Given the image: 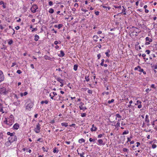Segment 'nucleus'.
Masks as SVG:
<instances>
[{
  "instance_id": "nucleus-1",
  "label": "nucleus",
  "mask_w": 157,
  "mask_h": 157,
  "mask_svg": "<svg viewBox=\"0 0 157 157\" xmlns=\"http://www.w3.org/2000/svg\"><path fill=\"white\" fill-rule=\"evenodd\" d=\"M9 141H7L6 143V144H7L9 145V143H12L14 141H16L17 140V138L16 136L15 135L11 137H10L8 138Z\"/></svg>"
},
{
  "instance_id": "nucleus-2",
  "label": "nucleus",
  "mask_w": 157,
  "mask_h": 157,
  "mask_svg": "<svg viewBox=\"0 0 157 157\" xmlns=\"http://www.w3.org/2000/svg\"><path fill=\"white\" fill-rule=\"evenodd\" d=\"M37 9V6L36 4H33L31 8V10L33 13H34L36 12V10Z\"/></svg>"
},
{
  "instance_id": "nucleus-3",
  "label": "nucleus",
  "mask_w": 157,
  "mask_h": 157,
  "mask_svg": "<svg viewBox=\"0 0 157 157\" xmlns=\"http://www.w3.org/2000/svg\"><path fill=\"white\" fill-rule=\"evenodd\" d=\"M8 93L6 90V88L3 87L0 89V94H6Z\"/></svg>"
},
{
  "instance_id": "nucleus-4",
  "label": "nucleus",
  "mask_w": 157,
  "mask_h": 157,
  "mask_svg": "<svg viewBox=\"0 0 157 157\" xmlns=\"http://www.w3.org/2000/svg\"><path fill=\"white\" fill-rule=\"evenodd\" d=\"M5 79L4 76L3 72L0 70V83L4 81Z\"/></svg>"
},
{
  "instance_id": "nucleus-5",
  "label": "nucleus",
  "mask_w": 157,
  "mask_h": 157,
  "mask_svg": "<svg viewBox=\"0 0 157 157\" xmlns=\"http://www.w3.org/2000/svg\"><path fill=\"white\" fill-rule=\"evenodd\" d=\"M40 124L39 123H38L35 129V131L36 133H38L39 132L40 129Z\"/></svg>"
},
{
  "instance_id": "nucleus-6",
  "label": "nucleus",
  "mask_w": 157,
  "mask_h": 157,
  "mask_svg": "<svg viewBox=\"0 0 157 157\" xmlns=\"http://www.w3.org/2000/svg\"><path fill=\"white\" fill-rule=\"evenodd\" d=\"M134 70L135 71L138 70V71L141 72L144 71V70L141 68L139 66H138L137 67H135L134 68Z\"/></svg>"
},
{
  "instance_id": "nucleus-7",
  "label": "nucleus",
  "mask_w": 157,
  "mask_h": 157,
  "mask_svg": "<svg viewBox=\"0 0 157 157\" xmlns=\"http://www.w3.org/2000/svg\"><path fill=\"white\" fill-rule=\"evenodd\" d=\"M81 105L79 106V109L80 110H85L86 109V107H83V105H84V103L81 102L80 103Z\"/></svg>"
},
{
  "instance_id": "nucleus-8",
  "label": "nucleus",
  "mask_w": 157,
  "mask_h": 157,
  "mask_svg": "<svg viewBox=\"0 0 157 157\" xmlns=\"http://www.w3.org/2000/svg\"><path fill=\"white\" fill-rule=\"evenodd\" d=\"M33 106V104L32 103H30L28 104L26 106V109H29L32 108Z\"/></svg>"
},
{
  "instance_id": "nucleus-9",
  "label": "nucleus",
  "mask_w": 157,
  "mask_h": 157,
  "mask_svg": "<svg viewBox=\"0 0 157 157\" xmlns=\"http://www.w3.org/2000/svg\"><path fill=\"white\" fill-rule=\"evenodd\" d=\"M122 8H123V9H122V10L121 11V12L120 13H123L124 15H126V13L125 12V10H126V9H125L123 6H122Z\"/></svg>"
},
{
  "instance_id": "nucleus-10",
  "label": "nucleus",
  "mask_w": 157,
  "mask_h": 157,
  "mask_svg": "<svg viewBox=\"0 0 157 157\" xmlns=\"http://www.w3.org/2000/svg\"><path fill=\"white\" fill-rule=\"evenodd\" d=\"M98 144L99 145H104L105 144L103 143V141L101 139H99L98 140Z\"/></svg>"
},
{
  "instance_id": "nucleus-11",
  "label": "nucleus",
  "mask_w": 157,
  "mask_h": 157,
  "mask_svg": "<svg viewBox=\"0 0 157 157\" xmlns=\"http://www.w3.org/2000/svg\"><path fill=\"white\" fill-rule=\"evenodd\" d=\"M19 127V124L17 123H16L14 124L13 126V128L14 129H16V130L18 129Z\"/></svg>"
},
{
  "instance_id": "nucleus-12",
  "label": "nucleus",
  "mask_w": 157,
  "mask_h": 157,
  "mask_svg": "<svg viewBox=\"0 0 157 157\" xmlns=\"http://www.w3.org/2000/svg\"><path fill=\"white\" fill-rule=\"evenodd\" d=\"M57 80L60 83H62V82H64V80L61 79L60 77H58L56 78Z\"/></svg>"
},
{
  "instance_id": "nucleus-13",
  "label": "nucleus",
  "mask_w": 157,
  "mask_h": 157,
  "mask_svg": "<svg viewBox=\"0 0 157 157\" xmlns=\"http://www.w3.org/2000/svg\"><path fill=\"white\" fill-rule=\"evenodd\" d=\"M97 128L94 126V124H93L92 126V128H91L90 130L91 131H96L97 130Z\"/></svg>"
},
{
  "instance_id": "nucleus-14",
  "label": "nucleus",
  "mask_w": 157,
  "mask_h": 157,
  "mask_svg": "<svg viewBox=\"0 0 157 157\" xmlns=\"http://www.w3.org/2000/svg\"><path fill=\"white\" fill-rule=\"evenodd\" d=\"M11 119V121L12 124L13 123V122L14 121V118L13 116V115H11L10 116V118H9V119Z\"/></svg>"
},
{
  "instance_id": "nucleus-15",
  "label": "nucleus",
  "mask_w": 157,
  "mask_h": 157,
  "mask_svg": "<svg viewBox=\"0 0 157 157\" xmlns=\"http://www.w3.org/2000/svg\"><path fill=\"white\" fill-rule=\"evenodd\" d=\"M145 121L147 123L149 122V120L148 118V116L146 115L145 117Z\"/></svg>"
},
{
  "instance_id": "nucleus-16",
  "label": "nucleus",
  "mask_w": 157,
  "mask_h": 157,
  "mask_svg": "<svg viewBox=\"0 0 157 157\" xmlns=\"http://www.w3.org/2000/svg\"><path fill=\"white\" fill-rule=\"evenodd\" d=\"M35 39L34 40L36 41H37L38 40V39H39V36L38 35H36L35 36Z\"/></svg>"
},
{
  "instance_id": "nucleus-17",
  "label": "nucleus",
  "mask_w": 157,
  "mask_h": 157,
  "mask_svg": "<svg viewBox=\"0 0 157 157\" xmlns=\"http://www.w3.org/2000/svg\"><path fill=\"white\" fill-rule=\"evenodd\" d=\"M7 134L8 135H10V137H11L15 135L14 133H10V132H7Z\"/></svg>"
},
{
  "instance_id": "nucleus-18",
  "label": "nucleus",
  "mask_w": 157,
  "mask_h": 157,
  "mask_svg": "<svg viewBox=\"0 0 157 157\" xmlns=\"http://www.w3.org/2000/svg\"><path fill=\"white\" fill-rule=\"evenodd\" d=\"M146 41H148L149 42H151L152 41L151 39L149 38L148 37H147L146 38Z\"/></svg>"
},
{
  "instance_id": "nucleus-19",
  "label": "nucleus",
  "mask_w": 157,
  "mask_h": 157,
  "mask_svg": "<svg viewBox=\"0 0 157 157\" xmlns=\"http://www.w3.org/2000/svg\"><path fill=\"white\" fill-rule=\"evenodd\" d=\"M44 58L45 59L50 60L51 58L48 56H44Z\"/></svg>"
},
{
  "instance_id": "nucleus-20",
  "label": "nucleus",
  "mask_w": 157,
  "mask_h": 157,
  "mask_svg": "<svg viewBox=\"0 0 157 157\" xmlns=\"http://www.w3.org/2000/svg\"><path fill=\"white\" fill-rule=\"evenodd\" d=\"M93 38H94V40L95 41H97V39L99 38V37L97 35H94L93 36Z\"/></svg>"
},
{
  "instance_id": "nucleus-21",
  "label": "nucleus",
  "mask_w": 157,
  "mask_h": 157,
  "mask_svg": "<svg viewBox=\"0 0 157 157\" xmlns=\"http://www.w3.org/2000/svg\"><path fill=\"white\" fill-rule=\"evenodd\" d=\"M57 148L55 147L53 149V152L54 153H55L56 152L58 153L59 152V150L58 149H57Z\"/></svg>"
},
{
  "instance_id": "nucleus-22",
  "label": "nucleus",
  "mask_w": 157,
  "mask_h": 157,
  "mask_svg": "<svg viewBox=\"0 0 157 157\" xmlns=\"http://www.w3.org/2000/svg\"><path fill=\"white\" fill-rule=\"evenodd\" d=\"M48 101L47 100H45V101H42L40 103L41 104H43L44 103H45L46 104H48Z\"/></svg>"
},
{
  "instance_id": "nucleus-23",
  "label": "nucleus",
  "mask_w": 157,
  "mask_h": 157,
  "mask_svg": "<svg viewBox=\"0 0 157 157\" xmlns=\"http://www.w3.org/2000/svg\"><path fill=\"white\" fill-rule=\"evenodd\" d=\"M85 141V140L83 139L82 138L78 140V142L80 143H82V142H84Z\"/></svg>"
},
{
  "instance_id": "nucleus-24",
  "label": "nucleus",
  "mask_w": 157,
  "mask_h": 157,
  "mask_svg": "<svg viewBox=\"0 0 157 157\" xmlns=\"http://www.w3.org/2000/svg\"><path fill=\"white\" fill-rule=\"evenodd\" d=\"M61 125L62 126H65L66 127L68 126V124L66 123H61Z\"/></svg>"
},
{
  "instance_id": "nucleus-25",
  "label": "nucleus",
  "mask_w": 157,
  "mask_h": 157,
  "mask_svg": "<svg viewBox=\"0 0 157 157\" xmlns=\"http://www.w3.org/2000/svg\"><path fill=\"white\" fill-rule=\"evenodd\" d=\"M102 7H103L104 8V9H105V10L107 11H108V10H109L110 9V8L109 7H107V6H102Z\"/></svg>"
},
{
  "instance_id": "nucleus-26",
  "label": "nucleus",
  "mask_w": 157,
  "mask_h": 157,
  "mask_svg": "<svg viewBox=\"0 0 157 157\" xmlns=\"http://www.w3.org/2000/svg\"><path fill=\"white\" fill-rule=\"evenodd\" d=\"M4 122L5 123H6L7 125H12V122L10 123V124H9V123H8V121L7 120L6 118V120H5Z\"/></svg>"
},
{
  "instance_id": "nucleus-27",
  "label": "nucleus",
  "mask_w": 157,
  "mask_h": 157,
  "mask_svg": "<svg viewBox=\"0 0 157 157\" xmlns=\"http://www.w3.org/2000/svg\"><path fill=\"white\" fill-rule=\"evenodd\" d=\"M49 12L51 13H54V10L52 8H50L49 10Z\"/></svg>"
},
{
  "instance_id": "nucleus-28",
  "label": "nucleus",
  "mask_w": 157,
  "mask_h": 157,
  "mask_svg": "<svg viewBox=\"0 0 157 157\" xmlns=\"http://www.w3.org/2000/svg\"><path fill=\"white\" fill-rule=\"evenodd\" d=\"M129 133V131L128 130L125 131L124 132H123L122 134L123 135H124L125 134H127Z\"/></svg>"
},
{
  "instance_id": "nucleus-29",
  "label": "nucleus",
  "mask_w": 157,
  "mask_h": 157,
  "mask_svg": "<svg viewBox=\"0 0 157 157\" xmlns=\"http://www.w3.org/2000/svg\"><path fill=\"white\" fill-rule=\"evenodd\" d=\"M78 67V66L77 65H74V70H75V71H76Z\"/></svg>"
},
{
  "instance_id": "nucleus-30",
  "label": "nucleus",
  "mask_w": 157,
  "mask_h": 157,
  "mask_svg": "<svg viewBox=\"0 0 157 157\" xmlns=\"http://www.w3.org/2000/svg\"><path fill=\"white\" fill-rule=\"evenodd\" d=\"M142 102L141 101H139V100H138L137 101H136V102L135 103V105H138L139 104H141V103Z\"/></svg>"
},
{
  "instance_id": "nucleus-31",
  "label": "nucleus",
  "mask_w": 157,
  "mask_h": 157,
  "mask_svg": "<svg viewBox=\"0 0 157 157\" xmlns=\"http://www.w3.org/2000/svg\"><path fill=\"white\" fill-rule=\"evenodd\" d=\"M3 136L2 133V132H0V139H3Z\"/></svg>"
},
{
  "instance_id": "nucleus-32",
  "label": "nucleus",
  "mask_w": 157,
  "mask_h": 157,
  "mask_svg": "<svg viewBox=\"0 0 157 157\" xmlns=\"http://www.w3.org/2000/svg\"><path fill=\"white\" fill-rule=\"evenodd\" d=\"M89 141L90 142H93L94 143L95 142V140L94 139H92V138H90L89 139Z\"/></svg>"
},
{
  "instance_id": "nucleus-33",
  "label": "nucleus",
  "mask_w": 157,
  "mask_h": 157,
  "mask_svg": "<svg viewBox=\"0 0 157 157\" xmlns=\"http://www.w3.org/2000/svg\"><path fill=\"white\" fill-rule=\"evenodd\" d=\"M115 126L116 127H120V123L119 122H118L116 125H115Z\"/></svg>"
},
{
  "instance_id": "nucleus-34",
  "label": "nucleus",
  "mask_w": 157,
  "mask_h": 157,
  "mask_svg": "<svg viewBox=\"0 0 157 157\" xmlns=\"http://www.w3.org/2000/svg\"><path fill=\"white\" fill-rule=\"evenodd\" d=\"M105 61L104 59H102L101 60V63L100 65L101 66H103L104 65V62Z\"/></svg>"
},
{
  "instance_id": "nucleus-35",
  "label": "nucleus",
  "mask_w": 157,
  "mask_h": 157,
  "mask_svg": "<svg viewBox=\"0 0 157 157\" xmlns=\"http://www.w3.org/2000/svg\"><path fill=\"white\" fill-rule=\"evenodd\" d=\"M63 26V25L62 24H59L58 25V28L59 29H60Z\"/></svg>"
},
{
  "instance_id": "nucleus-36",
  "label": "nucleus",
  "mask_w": 157,
  "mask_h": 157,
  "mask_svg": "<svg viewBox=\"0 0 157 157\" xmlns=\"http://www.w3.org/2000/svg\"><path fill=\"white\" fill-rule=\"evenodd\" d=\"M13 43V41L12 40H10L8 42V44L9 45H11Z\"/></svg>"
},
{
  "instance_id": "nucleus-37",
  "label": "nucleus",
  "mask_w": 157,
  "mask_h": 157,
  "mask_svg": "<svg viewBox=\"0 0 157 157\" xmlns=\"http://www.w3.org/2000/svg\"><path fill=\"white\" fill-rule=\"evenodd\" d=\"M114 7L115 8H118L119 9H121L122 7H121V6H114Z\"/></svg>"
},
{
  "instance_id": "nucleus-38",
  "label": "nucleus",
  "mask_w": 157,
  "mask_h": 157,
  "mask_svg": "<svg viewBox=\"0 0 157 157\" xmlns=\"http://www.w3.org/2000/svg\"><path fill=\"white\" fill-rule=\"evenodd\" d=\"M60 54H61V56H64L65 54L63 51H60Z\"/></svg>"
},
{
  "instance_id": "nucleus-39",
  "label": "nucleus",
  "mask_w": 157,
  "mask_h": 157,
  "mask_svg": "<svg viewBox=\"0 0 157 157\" xmlns=\"http://www.w3.org/2000/svg\"><path fill=\"white\" fill-rule=\"evenodd\" d=\"M85 78L86 79V80L87 81H89L90 80V79L89 78V76H85Z\"/></svg>"
},
{
  "instance_id": "nucleus-40",
  "label": "nucleus",
  "mask_w": 157,
  "mask_h": 157,
  "mask_svg": "<svg viewBox=\"0 0 157 157\" xmlns=\"http://www.w3.org/2000/svg\"><path fill=\"white\" fill-rule=\"evenodd\" d=\"M86 113H81V116L82 117H85L86 116Z\"/></svg>"
},
{
  "instance_id": "nucleus-41",
  "label": "nucleus",
  "mask_w": 157,
  "mask_h": 157,
  "mask_svg": "<svg viewBox=\"0 0 157 157\" xmlns=\"http://www.w3.org/2000/svg\"><path fill=\"white\" fill-rule=\"evenodd\" d=\"M114 101V100L113 99H112L111 101H109L108 103L109 104H110L111 103L113 102Z\"/></svg>"
},
{
  "instance_id": "nucleus-42",
  "label": "nucleus",
  "mask_w": 157,
  "mask_h": 157,
  "mask_svg": "<svg viewBox=\"0 0 157 157\" xmlns=\"http://www.w3.org/2000/svg\"><path fill=\"white\" fill-rule=\"evenodd\" d=\"M157 147V145L156 144H152V148L154 149L156 148Z\"/></svg>"
},
{
  "instance_id": "nucleus-43",
  "label": "nucleus",
  "mask_w": 157,
  "mask_h": 157,
  "mask_svg": "<svg viewBox=\"0 0 157 157\" xmlns=\"http://www.w3.org/2000/svg\"><path fill=\"white\" fill-rule=\"evenodd\" d=\"M109 93L108 92H104L103 93H102V94L103 95H104L105 94H106L107 95H108L109 94Z\"/></svg>"
},
{
  "instance_id": "nucleus-44",
  "label": "nucleus",
  "mask_w": 157,
  "mask_h": 157,
  "mask_svg": "<svg viewBox=\"0 0 157 157\" xmlns=\"http://www.w3.org/2000/svg\"><path fill=\"white\" fill-rule=\"evenodd\" d=\"M128 150L126 148H123V151L124 152H127Z\"/></svg>"
},
{
  "instance_id": "nucleus-45",
  "label": "nucleus",
  "mask_w": 157,
  "mask_h": 157,
  "mask_svg": "<svg viewBox=\"0 0 157 157\" xmlns=\"http://www.w3.org/2000/svg\"><path fill=\"white\" fill-rule=\"evenodd\" d=\"M48 4L50 6H52L53 5V2L52 1H49L48 2Z\"/></svg>"
},
{
  "instance_id": "nucleus-46",
  "label": "nucleus",
  "mask_w": 157,
  "mask_h": 157,
  "mask_svg": "<svg viewBox=\"0 0 157 157\" xmlns=\"http://www.w3.org/2000/svg\"><path fill=\"white\" fill-rule=\"evenodd\" d=\"M17 73L18 74H21L22 73V72L20 70H17Z\"/></svg>"
},
{
  "instance_id": "nucleus-47",
  "label": "nucleus",
  "mask_w": 157,
  "mask_h": 157,
  "mask_svg": "<svg viewBox=\"0 0 157 157\" xmlns=\"http://www.w3.org/2000/svg\"><path fill=\"white\" fill-rule=\"evenodd\" d=\"M87 92L90 94H92V91L91 90H89L87 91Z\"/></svg>"
},
{
  "instance_id": "nucleus-48",
  "label": "nucleus",
  "mask_w": 157,
  "mask_h": 157,
  "mask_svg": "<svg viewBox=\"0 0 157 157\" xmlns=\"http://www.w3.org/2000/svg\"><path fill=\"white\" fill-rule=\"evenodd\" d=\"M116 116L117 117H118V118H121V116L119 114H116Z\"/></svg>"
},
{
  "instance_id": "nucleus-49",
  "label": "nucleus",
  "mask_w": 157,
  "mask_h": 157,
  "mask_svg": "<svg viewBox=\"0 0 157 157\" xmlns=\"http://www.w3.org/2000/svg\"><path fill=\"white\" fill-rule=\"evenodd\" d=\"M145 52L147 53V54H149L150 53V51L149 50H147Z\"/></svg>"
},
{
  "instance_id": "nucleus-50",
  "label": "nucleus",
  "mask_w": 157,
  "mask_h": 157,
  "mask_svg": "<svg viewBox=\"0 0 157 157\" xmlns=\"http://www.w3.org/2000/svg\"><path fill=\"white\" fill-rule=\"evenodd\" d=\"M141 27L143 28L144 29L146 28V26L144 24H143L141 26Z\"/></svg>"
},
{
  "instance_id": "nucleus-51",
  "label": "nucleus",
  "mask_w": 157,
  "mask_h": 157,
  "mask_svg": "<svg viewBox=\"0 0 157 157\" xmlns=\"http://www.w3.org/2000/svg\"><path fill=\"white\" fill-rule=\"evenodd\" d=\"M84 154V153H82V154H79V153H78V154H80V155L81 157H84V156L83 155Z\"/></svg>"
},
{
  "instance_id": "nucleus-52",
  "label": "nucleus",
  "mask_w": 157,
  "mask_h": 157,
  "mask_svg": "<svg viewBox=\"0 0 157 157\" xmlns=\"http://www.w3.org/2000/svg\"><path fill=\"white\" fill-rule=\"evenodd\" d=\"M101 57V55L100 54H99L98 55L97 57H98V59H100V58Z\"/></svg>"
},
{
  "instance_id": "nucleus-53",
  "label": "nucleus",
  "mask_w": 157,
  "mask_h": 157,
  "mask_svg": "<svg viewBox=\"0 0 157 157\" xmlns=\"http://www.w3.org/2000/svg\"><path fill=\"white\" fill-rule=\"evenodd\" d=\"M103 135V134H100L98 136V138H101L102 137V136Z\"/></svg>"
},
{
  "instance_id": "nucleus-54",
  "label": "nucleus",
  "mask_w": 157,
  "mask_h": 157,
  "mask_svg": "<svg viewBox=\"0 0 157 157\" xmlns=\"http://www.w3.org/2000/svg\"><path fill=\"white\" fill-rule=\"evenodd\" d=\"M109 53L106 52H105V54H106V56L108 57H109L110 56V55L109 54Z\"/></svg>"
},
{
  "instance_id": "nucleus-55",
  "label": "nucleus",
  "mask_w": 157,
  "mask_h": 157,
  "mask_svg": "<svg viewBox=\"0 0 157 157\" xmlns=\"http://www.w3.org/2000/svg\"><path fill=\"white\" fill-rule=\"evenodd\" d=\"M99 11H96L95 12V13L96 15H98L99 14Z\"/></svg>"
},
{
  "instance_id": "nucleus-56",
  "label": "nucleus",
  "mask_w": 157,
  "mask_h": 157,
  "mask_svg": "<svg viewBox=\"0 0 157 157\" xmlns=\"http://www.w3.org/2000/svg\"><path fill=\"white\" fill-rule=\"evenodd\" d=\"M37 29L36 28H33V30H32V32H34V31H36L37 30Z\"/></svg>"
},
{
  "instance_id": "nucleus-57",
  "label": "nucleus",
  "mask_w": 157,
  "mask_h": 157,
  "mask_svg": "<svg viewBox=\"0 0 157 157\" xmlns=\"http://www.w3.org/2000/svg\"><path fill=\"white\" fill-rule=\"evenodd\" d=\"M126 124L125 123H124L123 122H122L121 123V125L122 126H124Z\"/></svg>"
},
{
  "instance_id": "nucleus-58",
  "label": "nucleus",
  "mask_w": 157,
  "mask_h": 157,
  "mask_svg": "<svg viewBox=\"0 0 157 157\" xmlns=\"http://www.w3.org/2000/svg\"><path fill=\"white\" fill-rule=\"evenodd\" d=\"M136 144H137V145H136L137 147H138L140 144V143L139 142H137L136 143Z\"/></svg>"
},
{
  "instance_id": "nucleus-59",
  "label": "nucleus",
  "mask_w": 157,
  "mask_h": 157,
  "mask_svg": "<svg viewBox=\"0 0 157 157\" xmlns=\"http://www.w3.org/2000/svg\"><path fill=\"white\" fill-rule=\"evenodd\" d=\"M0 112H2V113H4V111H3V110L2 109V108L0 109Z\"/></svg>"
},
{
  "instance_id": "nucleus-60",
  "label": "nucleus",
  "mask_w": 157,
  "mask_h": 157,
  "mask_svg": "<svg viewBox=\"0 0 157 157\" xmlns=\"http://www.w3.org/2000/svg\"><path fill=\"white\" fill-rule=\"evenodd\" d=\"M15 28L17 30L20 29V27L18 26H17Z\"/></svg>"
},
{
  "instance_id": "nucleus-61",
  "label": "nucleus",
  "mask_w": 157,
  "mask_h": 157,
  "mask_svg": "<svg viewBox=\"0 0 157 157\" xmlns=\"http://www.w3.org/2000/svg\"><path fill=\"white\" fill-rule=\"evenodd\" d=\"M59 43V42L58 41H55V42H54V44L56 45H57V44H58Z\"/></svg>"
},
{
  "instance_id": "nucleus-62",
  "label": "nucleus",
  "mask_w": 157,
  "mask_h": 157,
  "mask_svg": "<svg viewBox=\"0 0 157 157\" xmlns=\"http://www.w3.org/2000/svg\"><path fill=\"white\" fill-rule=\"evenodd\" d=\"M30 66L32 68V69H34V65L33 64H31V65H30Z\"/></svg>"
},
{
  "instance_id": "nucleus-63",
  "label": "nucleus",
  "mask_w": 157,
  "mask_h": 157,
  "mask_svg": "<svg viewBox=\"0 0 157 157\" xmlns=\"http://www.w3.org/2000/svg\"><path fill=\"white\" fill-rule=\"evenodd\" d=\"M142 107V105L141 104H140L138 106V108H140Z\"/></svg>"
},
{
  "instance_id": "nucleus-64",
  "label": "nucleus",
  "mask_w": 157,
  "mask_h": 157,
  "mask_svg": "<svg viewBox=\"0 0 157 157\" xmlns=\"http://www.w3.org/2000/svg\"><path fill=\"white\" fill-rule=\"evenodd\" d=\"M74 6L75 7H78V4L76 3L74 5Z\"/></svg>"
}]
</instances>
